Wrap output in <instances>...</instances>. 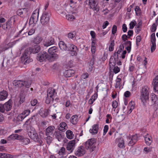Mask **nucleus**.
Here are the masks:
<instances>
[{
	"instance_id": "f257e3e1",
	"label": "nucleus",
	"mask_w": 158,
	"mask_h": 158,
	"mask_svg": "<svg viewBox=\"0 0 158 158\" xmlns=\"http://www.w3.org/2000/svg\"><path fill=\"white\" fill-rule=\"evenodd\" d=\"M40 50V47L37 45H35L32 48L31 47L27 48L25 50L24 53L21 57V61L24 62L25 64L32 62L33 60L30 57L29 55L32 53L33 54L38 53Z\"/></svg>"
},
{
	"instance_id": "f03ea898",
	"label": "nucleus",
	"mask_w": 158,
	"mask_h": 158,
	"mask_svg": "<svg viewBox=\"0 0 158 158\" xmlns=\"http://www.w3.org/2000/svg\"><path fill=\"white\" fill-rule=\"evenodd\" d=\"M30 127V126H27V131L29 137L38 143L40 146L42 145L43 141L40 139L38 135L37 134L36 131L33 129H28Z\"/></svg>"
},
{
	"instance_id": "7ed1b4c3",
	"label": "nucleus",
	"mask_w": 158,
	"mask_h": 158,
	"mask_svg": "<svg viewBox=\"0 0 158 158\" xmlns=\"http://www.w3.org/2000/svg\"><path fill=\"white\" fill-rule=\"evenodd\" d=\"M85 148L86 150H89L90 152L94 151L96 148V140L94 138L88 140L84 143Z\"/></svg>"
},
{
	"instance_id": "20e7f679",
	"label": "nucleus",
	"mask_w": 158,
	"mask_h": 158,
	"mask_svg": "<svg viewBox=\"0 0 158 158\" xmlns=\"http://www.w3.org/2000/svg\"><path fill=\"white\" fill-rule=\"evenodd\" d=\"M149 88L147 86H144L142 88L140 99L143 104L147 102V101L149 99Z\"/></svg>"
},
{
	"instance_id": "39448f33",
	"label": "nucleus",
	"mask_w": 158,
	"mask_h": 158,
	"mask_svg": "<svg viewBox=\"0 0 158 158\" xmlns=\"http://www.w3.org/2000/svg\"><path fill=\"white\" fill-rule=\"evenodd\" d=\"M67 51L71 52L70 54L72 56H76L78 49L77 47L73 44H69Z\"/></svg>"
},
{
	"instance_id": "423d86ee",
	"label": "nucleus",
	"mask_w": 158,
	"mask_h": 158,
	"mask_svg": "<svg viewBox=\"0 0 158 158\" xmlns=\"http://www.w3.org/2000/svg\"><path fill=\"white\" fill-rule=\"evenodd\" d=\"M50 19L49 14L45 12L43 14L40 19V22L43 25H45L47 24L49 22Z\"/></svg>"
},
{
	"instance_id": "0eeeda50",
	"label": "nucleus",
	"mask_w": 158,
	"mask_h": 158,
	"mask_svg": "<svg viewBox=\"0 0 158 158\" xmlns=\"http://www.w3.org/2000/svg\"><path fill=\"white\" fill-rule=\"evenodd\" d=\"M48 53L44 51H42L38 54L36 59L37 60L40 62H42L45 60H48Z\"/></svg>"
},
{
	"instance_id": "6e6552de",
	"label": "nucleus",
	"mask_w": 158,
	"mask_h": 158,
	"mask_svg": "<svg viewBox=\"0 0 158 158\" xmlns=\"http://www.w3.org/2000/svg\"><path fill=\"white\" fill-rule=\"evenodd\" d=\"M89 3L90 8H92L94 10H95L97 12L99 10V8L97 6L98 3L97 0H89Z\"/></svg>"
},
{
	"instance_id": "1a4fd4ad",
	"label": "nucleus",
	"mask_w": 158,
	"mask_h": 158,
	"mask_svg": "<svg viewBox=\"0 0 158 158\" xmlns=\"http://www.w3.org/2000/svg\"><path fill=\"white\" fill-rule=\"evenodd\" d=\"M156 41L155 34L152 33L151 36V41L152 44L151 46V51L152 53L155 50L156 48Z\"/></svg>"
},
{
	"instance_id": "9d476101",
	"label": "nucleus",
	"mask_w": 158,
	"mask_h": 158,
	"mask_svg": "<svg viewBox=\"0 0 158 158\" xmlns=\"http://www.w3.org/2000/svg\"><path fill=\"white\" fill-rule=\"evenodd\" d=\"M85 152L84 147L81 146L78 147L77 150L75 152V154L78 156H81L85 154Z\"/></svg>"
},
{
	"instance_id": "9b49d317",
	"label": "nucleus",
	"mask_w": 158,
	"mask_h": 158,
	"mask_svg": "<svg viewBox=\"0 0 158 158\" xmlns=\"http://www.w3.org/2000/svg\"><path fill=\"white\" fill-rule=\"evenodd\" d=\"M38 16L39 13L33 12L30 19L29 23L31 24H35L38 21Z\"/></svg>"
},
{
	"instance_id": "f8f14e48",
	"label": "nucleus",
	"mask_w": 158,
	"mask_h": 158,
	"mask_svg": "<svg viewBox=\"0 0 158 158\" xmlns=\"http://www.w3.org/2000/svg\"><path fill=\"white\" fill-rule=\"evenodd\" d=\"M75 141L74 140H73L69 141L67 145V149L70 151V152H73L75 147Z\"/></svg>"
},
{
	"instance_id": "ddd939ff",
	"label": "nucleus",
	"mask_w": 158,
	"mask_h": 158,
	"mask_svg": "<svg viewBox=\"0 0 158 158\" xmlns=\"http://www.w3.org/2000/svg\"><path fill=\"white\" fill-rule=\"evenodd\" d=\"M28 9L27 8H23L19 9L17 11V14L18 15L22 17H24L27 15Z\"/></svg>"
},
{
	"instance_id": "4468645a",
	"label": "nucleus",
	"mask_w": 158,
	"mask_h": 158,
	"mask_svg": "<svg viewBox=\"0 0 158 158\" xmlns=\"http://www.w3.org/2000/svg\"><path fill=\"white\" fill-rule=\"evenodd\" d=\"M12 101L10 100L4 104H3L4 106L3 107L5 112V111H10L12 107Z\"/></svg>"
},
{
	"instance_id": "2eb2a0df",
	"label": "nucleus",
	"mask_w": 158,
	"mask_h": 158,
	"mask_svg": "<svg viewBox=\"0 0 158 158\" xmlns=\"http://www.w3.org/2000/svg\"><path fill=\"white\" fill-rule=\"evenodd\" d=\"M55 129V127L54 126H50L48 127L45 129V135L46 136L52 135Z\"/></svg>"
},
{
	"instance_id": "dca6fc26",
	"label": "nucleus",
	"mask_w": 158,
	"mask_h": 158,
	"mask_svg": "<svg viewBox=\"0 0 158 158\" xmlns=\"http://www.w3.org/2000/svg\"><path fill=\"white\" fill-rule=\"evenodd\" d=\"M152 85L153 86L154 90L155 92H158V75L153 79Z\"/></svg>"
},
{
	"instance_id": "f3484780",
	"label": "nucleus",
	"mask_w": 158,
	"mask_h": 158,
	"mask_svg": "<svg viewBox=\"0 0 158 158\" xmlns=\"http://www.w3.org/2000/svg\"><path fill=\"white\" fill-rule=\"evenodd\" d=\"M75 71L73 69L66 70L64 73V76L66 77H69L73 76Z\"/></svg>"
},
{
	"instance_id": "a211bd4d",
	"label": "nucleus",
	"mask_w": 158,
	"mask_h": 158,
	"mask_svg": "<svg viewBox=\"0 0 158 158\" xmlns=\"http://www.w3.org/2000/svg\"><path fill=\"white\" fill-rule=\"evenodd\" d=\"M15 21V16H12L11 17L10 19L6 22V25L8 30H9L11 28L12 23H14Z\"/></svg>"
},
{
	"instance_id": "6ab92c4d",
	"label": "nucleus",
	"mask_w": 158,
	"mask_h": 158,
	"mask_svg": "<svg viewBox=\"0 0 158 158\" xmlns=\"http://www.w3.org/2000/svg\"><path fill=\"white\" fill-rule=\"evenodd\" d=\"M48 54V60L50 62H52L56 60L59 57V56L57 54Z\"/></svg>"
},
{
	"instance_id": "aec40b11",
	"label": "nucleus",
	"mask_w": 158,
	"mask_h": 158,
	"mask_svg": "<svg viewBox=\"0 0 158 158\" xmlns=\"http://www.w3.org/2000/svg\"><path fill=\"white\" fill-rule=\"evenodd\" d=\"M95 60V58L94 56L93 55L92 57L90 59V60L88 62L89 69L90 71H92L93 70Z\"/></svg>"
},
{
	"instance_id": "412c9836",
	"label": "nucleus",
	"mask_w": 158,
	"mask_h": 158,
	"mask_svg": "<svg viewBox=\"0 0 158 158\" xmlns=\"http://www.w3.org/2000/svg\"><path fill=\"white\" fill-rule=\"evenodd\" d=\"M24 81L21 80H16L14 81L13 84L14 85L21 88L23 86Z\"/></svg>"
},
{
	"instance_id": "4be33fe9",
	"label": "nucleus",
	"mask_w": 158,
	"mask_h": 158,
	"mask_svg": "<svg viewBox=\"0 0 158 158\" xmlns=\"http://www.w3.org/2000/svg\"><path fill=\"white\" fill-rule=\"evenodd\" d=\"M8 95V93L5 90L0 92V101H2L6 99Z\"/></svg>"
},
{
	"instance_id": "5701e85b",
	"label": "nucleus",
	"mask_w": 158,
	"mask_h": 158,
	"mask_svg": "<svg viewBox=\"0 0 158 158\" xmlns=\"http://www.w3.org/2000/svg\"><path fill=\"white\" fill-rule=\"evenodd\" d=\"M67 128V125L66 123L64 122L61 123L59 125V130L62 132H64Z\"/></svg>"
},
{
	"instance_id": "b1692460",
	"label": "nucleus",
	"mask_w": 158,
	"mask_h": 158,
	"mask_svg": "<svg viewBox=\"0 0 158 158\" xmlns=\"http://www.w3.org/2000/svg\"><path fill=\"white\" fill-rule=\"evenodd\" d=\"M54 136L59 141H61L62 139L63 136L59 131H55L53 134V137H54Z\"/></svg>"
},
{
	"instance_id": "393cba45",
	"label": "nucleus",
	"mask_w": 158,
	"mask_h": 158,
	"mask_svg": "<svg viewBox=\"0 0 158 158\" xmlns=\"http://www.w3.org/2000/svg\"><path fill=\"white\" fill-rule=\"evenodd\" d=\"M60 48L62 50L67 51L68 45H67L64 42L61 41L59 43Z\"/></svg>"
},
{
	"instance_id": "a878e982",
	"label": "nucleus",
	"mask_w": 158,
	"mask_h": 158,
	"mask_svg": "<svg viewBox=\"0 0 158 158\" xmlns=\"http://www.w3.org/2000/svg\"><path fill=\"white\" fill-rule=\"evenodd\" d=\"M118 147L121 148H125L124 142L123 138H120L118 139Z\"/></svg>"
},
{
	"instance_id": "bb28decb",
	"label": "nucleus",
	"mask_w": 158,
	"mask_h": 158,
	"mask_svg": "<svg viewBox=\"0 0 158 158\" xmlns=\"http://www.w3.org/2000/svg\"><path fill=\"white\" fill-rule=\"evenodd\" d=\"M55 41L54 38L50 37L47 41L45 42L44 45L45 46L48 47L54 44Z\"/></svg>"
},
{
	"instance_id": "cd10ccee",
	"label": "nucleus",
	"mask_w": 158,
	"mask_h": 158,
	"mask_svg": "<svg viewBox=\"0 0 158 158\" xmlns=\"http://www.w3.org/2000/svg\"><path fill=\"white\" fill-rule=\"evenodd\" d=\"M98 124H94L93 126L92 129L90 130V132L92 134H96L98 133Z\"/></svg>"
},
{
	"instance_id": "c85d7f7f",
	"label": "nucleus",
	"mask_w": 158,
	"mask_h": 158,
	"mask_svg": "<svg viewBox=\"0 0 158 158\" xmlns=\"http://www.w3.org/2000/svg\"><path fill=\"white\" fill-rule=\"evenodd\" d=\"M43 40V38L40 36H38L34 38L33 40V42L36 44H39Z\"/></svg>"
},
{
	"instance_id": "c756f323",
	"label": "nucleus",
	"mask_w": 158,
	"mask_h": 158,
	"mask_svg": "<svg viewBox=\"0 0 158 158\" xmlns=\"http://www.w3.org/2000/svg\"><path fill=\"white\" fill-rule=\"evenodd\" d=\"M57 52V48L56 46H53L49 48L48 52L49 54H55Z\"/></svg>"
},
{
	"instance_id": "7c9ffc66",
	"label": "nucleus",
	"mask_w": 158,
	"mask_h": 158,
	"mask_svg": "<svg viewBox=\"0 0 158 158\" xmlns=\"http://www.w3.org/2000/svg\"><path fill=\"white\" fill-rule=\"evenodd\" d=\"M116 64V59L114 56H111L109 61V66L111 67V65L112 66H114Z\"/></svg>"
},
{
	"instance_id": "2f4dec72",
	"label": "nucleus",
	"mask_w": 158,
	"mask_h": 158,
	"mask_svg": "<svg viewBox=\"0 0 158 158\" xmlns=\"http://www.w3.org/2000/svg\"><path fill=\"white\" fill-rule=\"evenodd\" d=\"M151 100L153 104H156L158 102L157 97L155 94L151 95Z\"/></svg>"
},
{
	"instance_id": "473e14b6",
	"label": "nucleus",
	"mask_w": 158,
	"mask_h": 158,
	"mask_svg": "<svg viewBox=\"0 0 158 158\" xmlns=\"http://www.w3.org/2000/svg\"><path fill=\"white\" fill-rule=\"evenodd\" d=\"M55 92V90L54 89L51 88H49L47 91V96H51V97H53Z\"/></svg>"
},
{
	"instance_id": "72a5a7b5",
	"label": "nucleus",
	"mask_w": 158,
	"mask_h": 158,
	"mask_svg": "<svg viewBox=\"0 0 158 158\" xmlns=\"http://www.w3.org/2000/svg\"><path fill=\"white\" fill-rule=\"evenodd\" d=\"M66 134L68 139H71L73 138L74 135L73 134V132L70 130H67L66 132Z\"/></svg>"
},
{
	"instance_id": "f704fd0d",
	"label": "nucleus",
	"mask_w": 158,
	"mask_h": 158,
	"mask_svg": "<svg viewBox=\"0 0 158 158\" xmlns=\"http://www.w3.org/2000/svg\"><path fill=\"white\" fill-rule=\"evenodd\" d=\"M77 120V115H73L70 119L71 122L73 124H76Z\"/></svg>"
},
{
	"instance_id": "c9c22d12",
	"label": "nucleus",
	"mask_w": 158,
	"mask_h": 158,
	"mask_svg": "<svg viewBox=\"0 0 158 158\" xmlns=\"http://www.w3.org/2000/svg\"><path fill=\"white\" fill-rule=\"evenodd\" d=\"M54 100L53 97H51V96H47L46 98L45 103L47 104H48L50 103L51 102H53Z\"/></svg>"
},
{
	"instance_id": "e433bc0d",
	"label": "nucleus",
	"mask_w": 158,
	"mask_h": 158,
	"mask_svg": "<svg viewBox=\"0 0 158 158\" xmlns=\"http://www.w3.org/2000/svg\"><path fill=\"white\" fill-rule=\"evenodd\" d=\"M30 140L29 139L27 138H24V137H23V140L21 141L22 144L24 145L28 144L30 143Z\"/></svg>"
},
{
	"instance_id": "4c0bfd02",
	"label": "nucleus",
	"mask_w": 158,
	"mask_h": 158,
	"mask_svg": "<svg viewBox=\"0 0 158 158\" xmlns=\"http://www.w3.org/2000/svg\"><path fill=\"white\" fill-rule=\"evenodd\" d=\"M121 78L117 77L116 80V83L115 86V88H117L120 86L121 83Z\"/></svg>"
},
{
	"instance_id": "58836bf2",
	"label": "nucleus",
	"mask_w": 158,
	"mask_h": 158,
	"mask_svg": "<svg viewBox=\"0 0 158 158\" xmlns=\"http://www.w3.org/2000/svg\"><path fill=\"white\" fill-rule=\"evenodd\" d=\"M114 40H111L110 41V44L109 48V51L110 52L112 51L114 49V47L115 45Z\"/></svg>"
},
{
	"instance_id": "ea45409f",
	"label": "nucleus",
	"mask_w": 158,
	"mask_h": 158,
	"mask_svg": "<svg viewBox=\"0 0 158 158\" xmlns=\"http://www.w3.org/2000/svg\"><path fill=\"white\" fill-rule=\"evenodd\" d=\"M144 138L146 144L148 145H150L152 142L151 139V138L148 137H146L145 136L144 137Z\"/></svg>"
},
{
	"instance_id": "a19ab883",
	"label": "nucleus",
	"mask_w": 158,
	"mask_h": 158,
	"mask_svg": "<svg viewBox=\"0 0 158 158\" xmlns=\"http://www.w3.org/2000/svg\"><path fill=\"white\" fill-rule=\"evenodd\" d=\"M66 17L67 19L70 21H73L75 19L74 16L71 15H66Z\"/></svg>"
},
{
	"instance_id": "79ce46f5",
	"label": "nucleus",
	"mask_w": 158,
	"mask_h": 158,
	"mask_svg": "<svg viewBox=\"0 0 158 158\" xmlns=\"http://www.w3.org/2000/svg\"><path fill=\"white\" fill-rule=\"evenodd\" d=\"M47 136L45 138V139L47 143L49 145L52 141V138L50 136V135Z\"/></svg>"
},
{
	"instance_id": "37998d69",
	"label": "nucleus",
	"mask_w": 158,
	"mask_h": 158,
	"mask_svg": "<svg viewBox=\"0 0 158 158\" xmlns=\"http://www.w3.org/2000/svg\"><path fill=\"white\" fill-rule=\"evenodd\" d=\"M48 110H49L47 109L45 110H44L43 112H42L41 113L40 115L43 118L46 117L48 114Z\"/></svg>"
},
{
	"instance_id": "c03bdc74",
	"label": "nucleus",
	"mask_w": 158,
	"mask_h": 158,
	"mask_svg": "<svg viewBox=\"0 0 158 158\" xmlns=\"http://www.w3.org/2000/svg\"><path fill=\"white\" fill-rule=\"evenodd\" d=\"M31 84V82L30 81L28 82V81H24L23 86H24L26 88H29Z\"/></svg>"
},
{
	"instance_id": "a18cd8bd",
	"label": "nucleus",
	"mask_w": 158,
	"mask_h": 158,
	"mask_svg": "<svg viewBox=\"0 0 158 158\" xmlns=\"http://www.w3.org/2000/svg\"><path fill=\"white\" fill-rule=\"evenodd\" d=\"M30 112V110H26L24 111L22 114L26 117L28 116Z\"/></svg>"
},
{
	"instance_id": "49530a36",
	"label": "nucleus",
	"mask_w": 158,
	"mask_h": 158,
	"mask_svg": "<svg viewBox=\"0 0 158 158\" xmlns=\"http://www.w3.org/2000/svg\"><path fill=\"white\" fill-rule=\"evenodd\" d=\"M124 48L123 44L120 45L119 47L118 50L117 52V53L120 54L122 52V51L123 50Z\"/></svg>"
},
{
	"instance_id": "de8ad7c7",
	"label": "nucleus",
	"mask_w": 158,
	"mask_h": 158,
	"mask_svg": "<svg viewBox=\"0 0 158 158\" xmlns=\"http://www.w3.org/2000/svg\"><path fill=\"white\" fill-rule=\"evenodd\" d=\"M25 117L21 114H19L17 117V119L18 121H22L23 120Z\"/></svg>"
},
{
	"instance_id": "09e8293b",
	"label": "nucleus",
	"mask_w": 158,
	"mask_h": 158,
	"mask_svg": "<svg viewBox=\"0 0 158 158\" xmlns=\"http://www.w3.org/2000/svg\"><path fill=\"white\" fill-rule=\"evenodd\" d=\"M157 25H156L155 23H153L151 28V31L152 32H154L156 31Z\"/></svg>"
},
{
	"instance_id": "8fccbe9b",
	"label": "nucleus",
	"mask_w": 158,
	"mask_h": 158,
	"mask_svg": "<svg viewBox=\"0 0 158 158\" xmlns=\"http://www.w3.org/2000/svg\"><path fill=\"white\" fill-rule=\"evenodd\" d=\"M17 134H12L8 137V138L11 140L16 139Z\"/></svg>"
},
{
	"instance_id": "3c124183",
	"label": "nucleus",
	"mask_w": 158,
	"mask_h": 158,
	"mask_svg": "<svg viewBox=\"0 0 158 158\" xmlns=\"http://www.w3.org/2000/svg\"><path fill=\"white\" fill-rule=\"evenodd\" d=\"M131 140H132L135 143L138 140V137L136 135H135L132 136L131 138H130Z\"/></svg>"
},
{
	"instance_id": "603ef678",
	"label": "nucleus",
	"mask_w": 158,
	"mask_h": 158,
	"mask_svg": "<svg viewBox=\"0 0 158 158\" xmlns=\"http://www.w3.org/2000/svg\"><path fill=\"white\" fill-rule=\"evenodd\" d=\"M118 106V103L117 102L116 100L114 101L112 103V106L113 108L115 109Z\"/></svg>"
},
{
	"instance_id": "864d4df0",
	"label": "nucleus",
	"mask_w": 158,
	"mask_h": 158,
	"mask_svg": "<svg viewBox=\"0 0 158 158\" xmlns=\"http://www.w3.org/2000/svg\"><path fill=\"white\" fill-rule=\"evenodd\" d=\"M35 29L33 28L31 29L27 33L28 35H31L34 34L35 32Z\"/></svg>"
},
{
	"instance_id": "5fc2aeb1",
	"label": "nucleus",
	"mask_w": 158,
	"mask_h": 158,
	"mask_svg": "<svg viewBox=\"0 0 158 158\" xmlns=\"http://www.w3.org/2000/svg\"><path fill=\"white\" fill-rule=\"evenodd\" d=\"M120 68L118 66H114V68L113 69L114 72L116 74L118 73L120 71Z\"/></svg>"
},
{
	"instance_id": "6e6d98bb",
	"label": "nucleus",
	"mask_w": 158,
	"mask_h": 158,
	"mask_svg": "<svg viewBox=\"0 0 158 158\" xmlns=\"http://www.w3.org/2000/svg\"><path fill=\"white\" fill-rule=\"evenodd\" d=\"M117 27L115 25H114L112 29V33L114 35L115 34V33H116L117 31Z\"/></svg>"
},
{
	"instance_id": "4d7b16f0",
	"label": "nucleus",
	"mask_w": 158,
	"mask_h": 158,
	"mask_svg": "<svg viewBox=\"0 0 158 158\" xmlns=\"http://www.w3.org/2000/svg\"><path fill=\"white\" fill-rule=\"evenodd\" d=\"M9 47H3L2 46H0V53L1 52L5 51V50L8 49Z\"/></svg>"
},
{
	"instance_id": "13d9d810",
	"label": "nucleus",
	"mask_w": 158,
	"mask_h": 158,
	"mask_svg": "<svg viewBox=\"0 0 158 158\" xmlns=\"http://www.w3.org/2000/svg\"><path fill=\"white\" fill-rule=\"evenodd\" d=\"M129 139L130 140V141L128 143V145L129 146H132L135 143H136L132 140H131V139L130 138H129Z\"/></svg>"
},
{
	"instance_id": "bf43d9fd",
	"label": "nucleus",
	"mask_w": 158,
	"mask_h": 158,
	"mask_svg": "<svg viewBox=\"0 0 158 158\" xmlns=\"http://www.w3.org/2000/svg\"><path fill=\"white\" fill-rule=\"evenodd\" d=\"M108 126L107 125H106L104 127L103 129V135H105L107 132L108 130Z\"/></svg>"
},
{
	"instance_id": "052dcab7",
	"label": "nucleus",
	"mask_w": 158,
	"mask_h": 158,
	"mask_svg": "<svg viewBox=\"0 0 158 158\" xmlns=\"http://www.w3.org/2000/svg\"><path fill=\"white\" fill-rule=\"evenodd\" d=\"M23 137H24L22 135H20L17 134L16 139L19 140L21 142L23 140Z\"/></svg>"
},
{
	"instance_id": "680f3d73",
	"label": "nucleus",
	"mask_w": 158,
	"mask_h": 158,
	"mask_svg": "<svg viewBox=\"0 0 158 158\" xmlns=\"http://www.w3.org/2000/svg\"><path fill=\"white\" fill-rule=\"evenodd\" d=\"M89 76V74L88 73H84L81 76V78L82 79H85L88 77Z\"/></svg>"
},
{
	"instance_id": "e2e57ef3",
	"label": "nucleus",
	"mask_w": 158,
	"mask_h": 158,
	"mask_svg": "<svg viewBox=\"0 0 158 158\" xmlns=\"http://www.w3.org/2000/svg\"><path fill=\"white\" fill-rule=\"evenodd\" d=\"M135 12L136 14L137 15H138V13H140V9L139 7L138 6H136L135 8Z\"/></svg>"
},
{
	"instance_id": "0e129e2a",
	"label": "nucleus",
	"mask_w": 158,
	"mask_h": 158,
	"mask_svg": "<svg viewBox=\"0 0 158 158\" xmlns=\"http://www.w3.org/2000/svg\"><path fill=\"white\" fill-rule=\"evenodd\" d=\"M37 101L36 99H34L33 100L31 101V106H35L37 104Z\"/></svg>"
},
{
	"instance_id": "69168bd1",
	"label": "nucleus",
	"mask_w": 158,
	"mask_h": 158,
	"mask_svg": "<svg viewBox=\"0 0 158 158\" xmlns=\"http://www.w3.org/2000/svg\"><path fill=\"white\" fill-rule=\"evenodd\" d=\"M25 101V97L23 96H21L20 97V99L19 101V103L21 104L23 103Z\"/></svg>"
},
{
	"instance_id": "338daca9",
	"label": "nucleus",
	"mask_w": 158,
	"mask_h": 158,
	"mask_svg": "<svg viewBox=\"0 0 158 158\" xmlns=\"http://www.w3.org/2000/svg\"><path fill=\"white\" fill-rule=\"evenodd\" d=\"M97 97L98 94L97 93H96L91 96V98L94 101H95V100L97 98Z\"/></svg>"
},
{
	"instance_id": "774afa93",
	"label": "nucleus",
	"mask_w": 158,
	"mask_h": 158,
	"mask_svg": "<svg viewBox=\"0 0 158 158\" xmlns=\"http://www.w3.org/2000/svg\"><path fill=\"white\" fill-rule=\"evenodd\" d=\"M131 95V93L130 92L127 91L124 93V96L125 97L128 98Z\"/></svg>"
}]
</instances>
